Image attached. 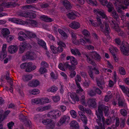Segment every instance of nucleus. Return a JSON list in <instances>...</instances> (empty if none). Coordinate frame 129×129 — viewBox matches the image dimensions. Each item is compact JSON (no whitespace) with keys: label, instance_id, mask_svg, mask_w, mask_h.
<instances>
[{"label":"nucleus","instance_id":"25","mask_svg":"<svg viewBox=\"0 0 129 129\" xmlns=\"http://www.w3.org/2000/svg\"><path fill=\"white\" fill-rule=\"evenodd\" d=\"M10 111L9 110H7L5 111L3 116L2 115H0V123H1L6 117L10 113Z\"/></svg>","mask_w":129,"mask_h":129},{"label":"nucleus","instance_id":"19","mask_svg":"<svg viewBox=\"0 0 129 129\" xmlns=\"http://www.w3.org/2000/svg\"><path fill=\"white\" fill-rule=\"evenodd\" d=\"M2 33L4 37H6L10 34V32L8 29L4 28L2 30Z\"/></svg>","mask_w":129,"mask_h":129},{"label":"nucleus","instance_id":"40","mask_svg":"<svg viewBox=\"0 0 129 129\" xmlns=\"http://www.w3.org/2000/svg\"><path fill=\"white\" fill-rule=\"evenodd\" d=\"M80 101L81 102V103L83 105L86 104L85 97L84 95H83L81 96Z\"/></svg>","mask_w":129,"mask_h":129},{"label":"nucleus","instance_id":"23","mask_svg":"<svg viewBox=\"0 0 129 129\" xmlns=\"http://www.w3.org/2000/svg\"><path fill=\"white\" fill-rule=\"evenodd\" d=\"M37 39L38 40V44L45 49H46V43L44 41L42 40H40L39 38H37Z\"/></svg>","mask_w":129,"mask_h":129},{"label":"nucleus","instance_id":"42","mask_svg":"<svg viewBox=\"0 0 129 129\" xmlns=\"http://www.w3.org/2000/svg\"><path fill=\"white\" fill-rule=\"evenodd\" d=\"M52 120L50 119H46L43 120L42 121V123L44 124L48 125L51 122Z\"/></svg>","mask_w":129,"mask_h":129},{"label":"nucleus","instance_id":"63","mask_svg":"<svg viewBox=\"0 0 129 129\" xmlns=\"http://www.w3.org/2000/svg\"><path fill=\"white\" fill-rule=\"evenodd\" d=\"M102 121L103 123L106 124L107 125H109L111 123L109 119H107L105 121V120H104V122H103L102 120Z\"/></svg>","mask_w":129,"mask_h":129},{"label":"nucleus","instance_id":"38","mask_svg":"<svg viewBox=\"0 0 129 129\" xmlns=\"http://www.w3.org/2000/svg\"><path fill=\"white\" fill-rule=\"evenodd\" d=\"M70 114L72 117L74 118H75L77 117V115L76 112L74 110H71L70 112Z\"/></svg>","mask_w":129,"mask_h":129},{"label":"nucleus","instance_id":"51","mask_svg":"<svg viewBox=\"0 0 129 129\" xmlns=\"http://www.w3.org/2000/svg\"><path fill=\"white\" fill-rule=\"evenodd\" d=\"M95 92H96L99 95H100L102 92L101 90L98 88H96L95 87H94L93 88Z\"/></svg>","mask_w":129,"mask_h":129},{"label":"nucleus","instance_id":"55","mask_svg":"<svg viewBox=\"0 0 129 129\" xmlns=\"http://www.w3.org/2000/svg\"><path fill=\"white\" fill-rule=\"evenodd\" d=\"M125 120L124 119H121L120 124V126L121 127H124L125 124Z\"/></svg>","mask_w":129,"mask_h":129},{"label":"nucleus","instance_id":"9","mask_svg":"<svg viewBox=\"0 0 129 129\" xmlns=\"http://www.w3.org/2000/svg\"><path fill=\"white\" fill-rule=\"evenodd\" d=\"M33 64L32 62H29L27 63V68L25 69L26 72H29L35 70L36 68V66H32Z\"/></svg>","mask_w":129,"mask_h":129},{"label":"nucleus","instance_id":"15","mask_svg":"<svg viewBox=\"0 0 129 129\" xmlns=\"http://www.w3.org/2000/svg\"><path fill=\"white\" fill-rule=\"evenodd\" d=\"M119 86L123 92L126 94V95L129 97V89L127 87H125L124 85H119Z\"/></svg>","mask_w":129,"mask_h":129},{"label":"nucleus","instance_id":"46","mask_svg":"<svg viewBox=\"0 0 129 129\" xmlns=\"http://www.w3.org/2000/svg\"><path fill=\"white\" fill-rule=\"evenodd\" d=\"M88 94L91 96H94L95 95V91L92 89H90L87 91Z\"/></svg>","mask_w":129,"mask_h":129},{"label":"nucleus","instance_id":"28","mask_svg":"<svg viewBox=\"0 0 129 129\" xmlns=\"http://www.w3.org/2000/svg\"><path fill=\"white\" fill-rule=\"evenodd\" d=\"M78 81H76V84L78 88V89L76 90V92L77 93H80L83 91V90L81 87L80 83L78 82Z\"/></svg>","mask_w":129,"mask_h":129},{"label":"nucleus","instance_id":"33","mask_svg":"<svg viewBox=\"0 0 129 129\" xmlns=\"http://www.w3.org/2000/svg\"><path fill=\"white\" fill-rule=\"evenodd\" d=\"M72 58L71 59V62L73 65H76L78 64V62L76 59L75 58L73 57L72 56Z\"/></svg>","mask_w":129,"mask_h":129},{"label":"nucleus","instance_id":"50","mask_svg":"<svg viewBox=\"0 0 129 129\" xmlns=\"http://www.w3.org/2000/svg\"><path fill=\"white\" fill-rule=\"evenodd\" d=\"M7 56L6 53L1 52V53L0 55V59L1 60H3Z\"/></svg>","mask_w":129,"mask_h":129},{"label":"nucleus","instance_id":"10","mask_svg":"<svg viewBox=\"0 0 129 129\" xmlns=\"http://www.w3.org/2000/svg\"><path fill=\"white\" fill-rule=\"evenodd\" d=\"M116 98L118 101V105L119 107L123 106L125 108L126 107V103L124 102L123 100H122L119 95H117L116 96Z\"/></svg>","mask_w":129,"mask_h":129},{"label":"nucleus","instance_id":"18","mask_svg":"<svg viewBox=\"0 0 129 129\" xmlns=\"http://www.w3.org/2000/svg\"><path fill=\"white\" fill-rule=\"evenodd\" d=\"M40 84L39 81H30L28 84L29 86L34 87H36Z\"/></svg>","mask_w":129,"mask_h":129},{"label":"nucleus","instance_id":"13","mask_svg":"<svg viewBox=\"0 0 129 129\" xmlns=\"http://www.w3.org/2000/svg\"><path fill=\"white\" fill-rule=\"evenodd\" d=\"M78 114L80 117L81 119L85 125L87 123V117L82 113L80 111L78 112Z\"/></svg>","mask_w":129,"mask_h":129},{"label":"nucleus","instance_id":"5","mask_svg":"<svg viewBox=\"0 0 129 129\" xmlns=\"http://www.w3.org/2000/svg\"><path fill=\"white\" fill-rule=\"evenodd\" d=\"M68 98H71L72 99V101L71 102L73 104H75L76 103L75 101H79V99L75 93H72L71 92H69L68 94Z\"/></svg>","mask_w":129,"mask_h":129},{"label":"nucleus","instance_id":"64","mask_svg":"<svg viewBox=\"0 0 129 129\" xmlns=\"http://www.w3.org/2000/svg\"><path fill=\"white\" fill-rule=\"evenodd\" d=\"M60 109L61 111L63 112L65 111L67 109L66 107V106L63 105H60Z\"/></svg>","mask_w":129,"mask_h":129},{"label":"nucleus","instance_id":"29","mask_svg":"<svg viewBox=\"0 0 129 129\" xmlns=\"http://www.w3.org/2000/svg\"><path fill=\"white\" fill-rule=\"evenodd\" d=\"M57 89L58 88L56 87L55 86H53L47 89V91L48 92H55Z\"/></svg>","mask_w":129,"mask_h":129},{"label":"nucleus","instance_id":"14","mask_svg":"<svg viewBox=\"0 0 129 129\" xmlns=\"http://www.w3.org/2000/svg\"><path fill=\"white\" fill-rule=\"evenodd\" d=\"M61 1L64 7L67 9L69 10L71 9L72 7L69 2L67 0H62Z\"/></svg>","mask_w":129,"mask_h":129},{"label":"nucleus","instance_id":"20","mask_svg":"<svg viewBox=\"0 0 129 129\" xmlns=\"http://www.w3.org/2000/svg\"><path fill=\"white\" fill-rule=\"evenodd\" d=\"M41 99L39 98L33 99L31 101V103L33 105L41 104Z\"/></svg>","mask_w":129,"mask_h":129},{"label":"nucleus","instance_id":"59","mask_svg":"<svg viewBox=\"0 0 129 129\" xmlns=\"http://www.w3.org/2000/svg\"><path fill=\"white\" fill-rule=\"evenodd\" d=\"M58 45L62 47H63L65 48L66 46V45L65 43L61 41H60L58 43Z\"/></svg>","mask_w":129,"mask_h":129},{"label":"nucleus","instance_id":"31","mask_svg":"<svg viewBox=\"0 0 129 129\" xmlns=\"http://www.w3.org/2000/svg\"><path fill=\"white\" fill-rule=\"evenodd\" d=\"M55 126V124L52 121L46 126L47 129H53Z\"/></svg>","mask_w":129,"mask_h":129},{"label":"nucleus","instance_id":"56","mask_svg":"<svg viewBox=\"0 0 129 129\" xmlns=\"http://www.w3.org/2000/svg\"><path fill=\"white\" fill-rule=\"evenodd\" d=\"M27 117L24 116L23 114H21L19 116V119L20 120H23V121L26 120L27 119Z\"/></svg>","mask_w":129,"mask_h":129},{"label":"nucleus","instance_id":"36","mask_svg":"<svg viewBox=\"0 0 129 129\" xmlns=\"http://www.w3.org/2000/svg\"><path fill=\"white\" fill-rule=\"evenodd\" d=\"M119 72L121 75H124L125 74V72L124 69L123 67H120L119 69Z\"/></svg>","mask_w":129,"mask_h":129},{"label":"nucleus","instance_id":"11","mask_svg":"<svg viewBox=\"0 0 129 129\" xmlns=\"http://www.w3.org/2000/svg\"><path fill=\"white\" fill-rule=\"evenodd\" d=\"M18 47L17 45H11L8 48L9 52L11 54L14 53L17 51Z\"/></svg>","mask_w":129,"mask_h":129},{"label":"nucleus","instance_id":"32","mask_svg":"<svg viewBox=\"0 0 129 129\" xmlns=\"http://www.w3.org/2000/svg\"><path fill=\"white\" fill-rule=\"evenodd\" d=\"M107 7L108 8V11L110 12L112 11L114 8L113 7V5L111 3H109L106 5Z\"/></svg>","mask_w":129,"mask_h":129},{"label":"nucleus","instance_id":"35","mask_svg":"<svg viewBox=\"0 0 129 129\" xmlns=\"http://www.w3.org/2000/svg\"><path fill=\"white\" fill-rule=\"evenodd\" d=\"M112 17L115 19H117L119 18V16L118 14L117 13L116 11H112Z\"/></svg>","mask_w":129,"mask_h":129},{"label":"nucleus","instance_id":"52","mask_svg":"<svg viewBox=\"0 0 129 129\" xmlns=\"http://www.w3.org/2000/svg\"><path fill=\"white\" fill-rule=\"evenodd\" d=\"M82 34L85 36H84L89 37L90 35V33L86 30H84L82 31Z\"/></svg>","mask_w":129,"mask_h":129},{"label":"nucleus","instance_id":"47","mask_svg":"<svg viewBox=\"0 0 129 129\" xmlns=\"http://www.w3.org/2000/svg\"><path fill=\"white\" fill-rule=\"evenodd\" d=\"M112 96L111 94L105 95L104 99L105 101L107 102H108L109 101V99L112 98Z\"/></svg>","mask_w":129,"mask_h":129},{"label":"nucleus","instance_id":"39","mask_svg":"<svg viewBox=\"0 0 129 129\" xmlns=\"http://www.w3.org/2000/svg\"><path fill=\"white\" fill-rule=\"evenodd\" d=\"M50 48L53 52L54 54H56L58 52V51L57 50V48L54 46H51Z\"/></svg>","mask_w":129,"mask_h":129},{"label":"nucleus","instance_id":"41","mask_svg":"<svg viewBox=\"0 0 129 129\" xmlns=\"http://www.w3.org/2000/svg\"><path fill=\"white\" fill-rule=\"evenodd\" d=\"M88 3L96 6L97 3L95 0H86Z\"/></svg>","mask_w":129,"mask_h":129},{"label":"nucleus","instance_id":"27","mask_svg":"<svg viewBox=\"0 0 129 129\" xmlns=\"http://www.w3.org/2000/svg\"><path fill=\"white\" fill-rule=\"evenodd\" d=\"M39 90L37 89H34L33 90H29V92L31 94L35 95L38 94L40 93Z\"/></svg>","mask_w":129,"mask_h":129},{"label":"nucleus","instance_id":"54","mask_svg":"<svg viewBox=\"0 0 129 129\" xmlns=\"http://www.w3.org/2000/svg\"><path fill=\"white\" fill-rule=\"evenodd\" d=\"M39 71L42 74L46 72V69L45 68L41 67L40 68Z\"/></svg>","mask_w":129,"mask_h":129},{"label":"nucleus","instance_id":"62","mask_svg":"<svg viewBox=\"0 0 129 129\" xmlns=\"http://www.w3.org/2000/svg\"><path fill=\"white\" fill-rule=\"evenodd\" d=\"M27 62H25L22 64L20 66V67L22 69H24L26 67L27 65Z\"/></svg>","mask_w":129,"mask_h":129},{"label":"nucleus","instance_id":"26","mask_svg":"<svg viewBox=\"0 0 129 129\" xmlns=\"http://www.w3.org/2000/svg\"><path fill=\"white\" fill-rule=\"evenodd\" d=\"M11 21L13 22L16 23L17 24H23L24 23V22L22 21L21 19H16L14 18L12 19Z\"/></svg>","mask_w":129,"mask_h":129},{"label":"nucleus","instance_id":"43","mask_svg":"<svg viewBox=\"0 0 129 129\" xmlns=\"http://www.w3.org/2000/svg\"><path fill=\"white\" fill-rule=\"evenodd\" d=\"M30 24L31 26L33 27H36L37 26L38 23L36 21L31 20H30Z\"/></svg>","mask_w":129,"mask_h":129},{"label":"nucleus","instance_id":"7","mask_svg":"<svg viewBox=\"0 0 129 129\" xmlns=\"http://www.w3.org/2000/svg\"><path fill=\"white\" fill-rule=\"evenodd\" d=\"M87 105L90 108H95L97 104L95 99H88L87 101Z\"/></svg>","mask_w":129,"mask_h":129},{"label":"nucleus","instance_id":"34","mask_svg":"<svg viewBox=\"0 0 129 129\" xmlns=\"http://www.w3.org/2000/svg\"><path fill=\"white\" fill-rule=\"evenodd\" d=\"M41 104H43L45 103H47L50 102V100L47 98L45 99H41Z\"/></svg>","mask_w":129,"mask_h":129},{"label":"nucleus","instance_id":"1","mask_svg":"<svg viewBox=\"0 0 129 129\" xmlns=\"http://www.w3.org/2000/svg\"><path fill=\"white\" fill-rule=\"evenodd\" d=\"M98 111H96V114L97 116L98 119H96V121L100 126H101L102 124L101 123L102 120L104 122V118L103 116V110L106 115H107L108 113V107L103 105H99L98 108Z\"/></svg>","mask_w":129,"mask_h":129},{"label":"nucleus","instance_id":"53","mask_svg":"<svg viewBox=\"0 0 129 129\" xmlns=\"http://www.w3.org/2000/svg\"><path fill=\"white\" fill-rule=\"evenodd\" d=\"M33 77V75L31 74L25 76L24 77L26 81L31 80Z\"/></svg>","mask_w":129,"mask_h":129},{"label":"nucleus","instance_id":"4","mask_svg":"<svg viewBox=\"0 0 129 129\" xmlns=\"http://www.w3.org/2000/svg\"><path fill=\"white\" fill-rule=\"evenodd\" d=\"M70 119V117L67 115H64L60 118V119L57 123V125L60 126L66 122H68Z\"/></svg>","mask_w":129,"mask_h":129},{"label":"nucleus","instance_id":"44","mask_svg":"<svg viewBox=\"0 0 129 129\" xmlns=\"http://www.w3.org/2000/svg\"><path fill=\"white\" fill-rule=\"evenodd\" d=\"M105 32L107 33L108 34L109 33V30L110 29L109 26L107 22H105Z\"/></svg>","mask_w":129,"mask_h":129},{"label":"nucleus","instance_id":"61","mask_svg":"<svg viewBox=\"0 0 129 129\" xmlns=\"http://www.w3.org/2000/svg\"><path fill=\"white\" fill-rule=\"evenodd\" d=\"M20 35H22V36H23L25 38L28 37L27 35L22 31H20L18 33V36H20Z\"/></svg>","mask_w":129,"mask_h":129},{"label":"nucleus","instance_id":"6","mask_svg":"<svg viewBox=\"0 0 129 129\" xmlns=\"http://www.w3.org/2000/svg\"><path fill=\"white\" fill-rule=\"evenodd\" d=\"M19 15L22 17H24L25 18L28 17L32 19L35 18L36 16V15L35 14L29 12L20 13Z\"/></svg>","mask_w":129,"mask_h":129},{"label":"nucleus","instance_id":"58","mask_svg":"<svg viewBox=\"0 0 129 129\" xmlns=\"http://www.w3.org/2000/svg\"><path fill=\"white\" fill-rule=\"evenodd\" d=\"M13 38V37L12 35H10L8 36L7 38V42H9L10 41L12 40Z\"/></svg>","mask_w":129,"mask_h":129},{"label":"nucleus","instance_id":"45","mask_svg":"<svg viewBox=\"0 0 129 129\" xmlns=\"http://www.w3.org/2000/svg\"><path fill=\"white\" fill-rule=\"evenodd\" d=\"M52 98L53 101L55 102H57L59 101L60 99L59 96H53Z\"/></svg>","mask_w":129,"mask_h":129},{"label":"nucleus","instance_id":"37","mask_svg":"<svg viewBox=\"0 0 129 129\" xmlns=\"http://www.w3.org/2000/svg\"><path fill=\"white\" fill-rule=\"evenodd\" d=\"M58 30L60 34L63 37L65 38H67V35L66 33L64 31L59 29H58Z\"/></svg>","mask_w":129,"mask_h":129},{"label":"nucleus","instance_id":"57","mask_svg":"<svg viewBox=\"0 0 129 129\" xmlns=\"http://www.w3.org/2000/svg\"><path fill=\"white\" fill-rule=\"evenodd\" d=\"M13 81H8V82L11 85L10 88L9 89V90L11 92H12L13 90V88L12 87Z\"/></svg>","mask_w":129,"mask_h":129},{"label":"nucleus","instance_id":"24","mask_svg":"<svg viewBox=\"0 0 129 129\" xmlns=\"http://www.w3.org/2000/svg\"><path fill=\"white\" fill-rule=\"evenodd\" d=\"M94 12H96L97 13L101 15L103 18H107L103 11H101L98 10H94Z\"/></svg>","mask_w":129,"mask_h":129},{"label":"nucleus","instance_id":"3","mask_svg":"<svg viewBox=\"0 0 129 129\" xmlns=\"http://www.w3.org/2000/svg\"><path fill=\"white\" fill-rule=\"evenodd\" d=\"M61 115V112L59 110H56L49 112L48 116L51 118L56 119L60 116Z\"/></svg>","mask_w":129,"mask_h":129},{"label":"nucleus","instance_id":"30","mask_svg":"<svg viewBox=\"0 0 129 129\" xmlns=\"http://www.w3.org/2000/svg\"><path fill=\"white\" fill-rule=\"evenodd\" d=\"M126 109V108H125V109H121L119 111L121 115L123 116H126L127 115V113Z\"/></svg>","mask_w":129,"mask_h":129},{"label":"nucleus","instance_id":"17","mask_svg":"<svg viewBox=\"0 0 129 129\" xmlns=\"http://www.w3.org/2000/svg\"><path fill=\"white\" fill-rule=\"evenodd\" d=\"M69 26L72 28L75 29H76L80 27L79 23L77 22L74 21L69 24Z\"/></svg>","mask_w":129,"mask_h":129},{"label":"nucleus","instance_id":"48","mask_svg":"<svg viewBox=\"0 0 129 129\" xmlns=\"http://www.w3.org/2000/svg\"><path fill=\"white\" fill-rule=\"evenodd\" d=\"M103 81H97V82L98 85L99 87L102 89H103L102 87L103 85L104 84V83Z\"/></svg>","mask_w":129,"mask_h":129},{"label":"nucleus","instance_id":"16","mask_svg":"<svg viewBox=\"0 0 129 129\" xmlns=\"http://www.w3.org/2000/svg\"><path fill=\"white\" fill-rule=\"evenodd\" d=\"M91 58L96 60H99L101 57L99 54H97L95 51H92L91 54Z\"/></svg>","mask_w":129,"mask_h":129},{"label":"nucleus","instance_id":"12","mask_svg":"<svg viewBox=\"0 0 129 129\" xmlns=\"http://www.w3.org/2000/svg\"><path fill=\"white\" fill-rule=\"evenodd\" d=\"M70 126L73 129H79V126L78 123L75 120L72 121L70 123Z\"/></svg>","mask_w":129,"mask_h":129},{"label":"nucleus","instance_id":"21","mask_svg":"<svg viewBox=\"0 0 129 129\" xmlns=\"http://www.w3.org/2000/svg\"><path fill=\"white\" fill-rule=\"evenodd\" d=\"M67 15L69 18L71 19H75L77 16L76 15L72 12H69Z\"/></svg>","mask_w":129,"mask_h":129},{"label":"nucleus","instance_id":"8","mask_svg":"<svg viewBox=\"0 0 129 129\" xmlns=\"http://www.w3.org/2000/svg\"><path fill=\"white\" fill-rule=\"evenodd\" d=\"M120 50L124 55L127 56L129 55V48L125 47L124 44H123L121 46Z\"/></svg>","mask_w":129,"mask_h":129},{"label":"nucleus","instance_id":"2","mask_svg":"<svg viewBox=\"0 0 129 129\" xmlns=\"http://www.w3.org/2000/svg\"><path fill=\"white\" fill-rule=\"evenodd\" d=\"M35 53L31 51H27L26 53V55H23L22 57V60H25L26 59H29L31 60L34 59Z\"/></svg>","mask_w":129,"mask_h":129},{"label":"nucleus","instance_id":"49","mask_svg":"<svg viewBox=\"0 0 129 129\" xmlns=\"http://www.w3.org/2000/svg\"><path fill=\"white\" fill-rule=\"evenodd\" d=\"M14 124V123L12 121L9 122L7 124L8 127L9 129H11Z\"/></svg>","mask_w":129,"mask_h":129},{"label":"nucleus","instance_id":"22","mask_svg":"<svg viewBox=\"0 0 129 129\" xmlns=\"http://www.w3.org/2000/svg\"><path fill=\"white\" fill-rule=\"evenodd\" d=\"M40 18L43 21L46 22H51L52 21V19L50 17H48L45 15L41 16L40 17Z\"/></svg>","mask_w":129,"mask_h":129},{"label":"nucleus","instance_id":"60","mask_svg":"<svg viewBox=\"0 0 129 129\" xmlns=\"http://www.w3.org/2000/svg\"><path fill=\"white\" fill-rule=\"evenodd\" d=\"M123 4L126 6L129 5V0H122Z\"/></svg>","mask_w":129,"mask_h":129}]
</instances>
